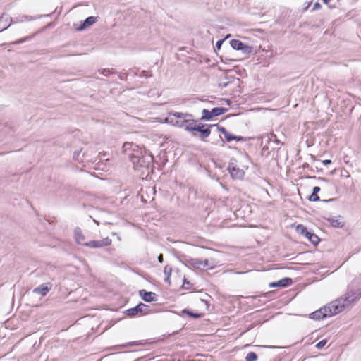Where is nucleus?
Returning <instances> with one entry per match:
<instances>
[{
    "label": "nucleus",
    "mask_w": 361,
    "mask_h": 361,
    "mask_svg": "<svg viewBox=\"0 0 361 361\" xmlns=\"http://www.w3.org/2000/svg\"><path fill=\"white\" fill-rule=\"evenodd\" d=\"M124 152L133 165V169L140 176H148L153 162L154 157L152 154L142 151L137 145L126 142L123 145Z\"/></svg>",
    "instance_id": "obj_1"
},
{
    "label": "nucleus",
    "mask_w": 361,
    "mask_h": 361,
    "mask_svg": "<svg viewBox=\"0 0 361 361\" xmlns=\"http://www.w3.org/2000/svg\"><path fill=\"white\" fill-rule=\"evenodd\" d=\"M361 276L354 279L348 287V291L343 298V302H347L349 306L360 300L361 298Z\"/></svg>",
    "instance_id": "obj_2"
},
{
    "label": "nucleus",
    "mask_w": 361,
    "mask_h": 361,
    "mask_svg": "<svg viewBox=\"0 0 361 361\" xmlns=\"http://www.w3.org/2000/svg\"><path fill=\"white\" fill-rule=\"evenodd\" d=\"M324 307L326 308L328 317H329L341 312L349 305H347V302H343V298L341 297Z\"/></svg>",
    "instance_id": "obj_3"
},
{
    "label": "nucleus",
    "mask_w": 361,
    "mask_h": 361,
    "mask_svg": "<svg viewBox=\"0 0 361 361\" xmlns=\"http://www.w3.org/2000/svg\"><path fill=\"white\" fill-rule=\"evenodd\" d=\"M124 313L129 317H134L138 315H146L150 313L149 306L140 302L137 305L133 308L126 310Z\"/></svg>",
    "instance_id": "obj_4"
},
{
    "label": "nucleus",
    "mask_w": 361,
    "mask_h": 361,
    "mask_svg": "<svg viewBox=\"0 0 361 361\" xmlns=\"http://www.w3.org/2000/svg\"><path fill=\"white\" fill-rule=\"evenodd\" d=\"M228 111L224 107H214L211 111L204 109L202 111L201 120L210 121L213 117L221 116Z\"/></svg>",
    "instance_id": "obj_5"
},
{
    "label": "nucleus",
    "mask_w": 361,
    "mask_h": 361,
    "mask_svg": "<svg viewBox=\"0 0 361 361\" xmlns=\"http://www.w3.org/2000/svg\"><path fill=\"white\" fill-rule=\"evenodd\" d=\"M295 230L297 233L305 235L314 245H317L320 241V239L316 234L307 231V228L302 224H298Z\"/></svg>",
    "instance_id": "obj_6"
},
{
    "label": "nucleus",
    "mask_w": 361,
    "mask_h": 361,
    "mask_svg": "<svg viewBox=\"0 0 361 361\" xmlns=\"http://www.w3.org/2000/svg\"><path fill=\"white\" fill-rule=\"evenodd\" d=\"M228 171L233 178L243 179L245 175L244 171L236 165L235 159L230 161L228 166Z\"/></svg>",
    "instance_id": "obj_7"
},
{
    "label": "nucleus",
    "mask_w": 361,
    "mask_h": 361,
    "mask_svg": "<svg viewBox=\"0 0 361 361\" xmlns=\"http://www.w3.org/2000/svg\"><path fill=\"white\" fill-rule=\"evenodd\" d=\"M112 243L111 239L106 237L101 240H90L87 242L86 247L93 249L102 248L110 245Z\"/></svg>",
    "instance_id": "obj_8"
},
{
    "label": "nucleus",
    "mask_w": 361,
    "mask_h": 361,
    "mask_svg": "<svg viewBox=\"0 0 361 361\" xmlns=\"http://www.w3.org/2000/svg\"><path fill=\"white\" fill-rule=\"evenodd\" d=\"M216 127L217 130L221 133L225 137L226 142H230L233 140L236 141H245V138L242 136H236L231 134L224 127L219 126L218 124L214 125Z\"/></svg>",
    "instance_id": "obj_9"
},
{
    "label": "nucleus",
    "mask_w": 361,
    "mask_h": 361,
    "mask_svg": "<svg viewBox=\"0 0 361 361\" xmlns=\"http://www.w3.org/2000/svg\"><path fill=\"white\" fill-rule=\"evenodd\" d=\"M139 295L146 302H157L158 300V295L154 292H148L145 289L139 291Z\"/></svg>",
    "instance_id": "obj_10"
},
{
    "label": "nucleus",
    "mask_w": 361,
    "mask_h": 361,
    "mask_svg": "<svg viewBox=\"0 0 361 361\" xmlns=\"http://www.w3.org/2000/svg\"><path fill=\"white\" fill-rule=\"evenodd\" d=\"M186 131L192 132L193 136H196V134L195 133V130L196 129L195 128V120L194 119H190L186 118L185 120H183V127Z\"/></svg>",
    "instance_id": "obj_11"
},
{
    "label": "nucleus",
    "mask_w": 361,
    "mask_h": 361,
    "mask_svg": "<svg viewBox=\"0 0 361 361\" xmlns=\"http://www.w3.org/2000/svg\"><path fill=\"white\" fill-rule=\"evenodd\" d=\"M293 283V280L291 278L289 277H285L277 282H272L269 284L270 287L275 288V287H280V288H285L288 287Z\"/></svg>",
    "instance_id": "obj_12"
},
{
    "label": "nucleus",
    "mask_w": 361,
    "mask_h": 361,
    "mask_svg": "<svg viewBox=\"0 0 361 361\" xmlns=\"http://www.w3.org/2000/svg\"><path fill=\"white\" fill-rule=\"evenodd\" d=\"M74 238L78 244L86 246L87 241H85V238L79 227L75 228L74 230Z\"/></svg>",
    "instance_id": "obj_13"
},
{
    "label": "nucleus",
    "mask_w": 361,
    "mask_h": 361,
    "mask_svg": "<svg viewBox=\"0 0 361 361\" xmlns=\"http://www.w3.org/2000/svg\"><path fill=\"white\" fill-rule=\"evenodd\" d=\"M309 317L314 320H319L320 319L328 317L327 313L326 312V308L323 307L313 312L312 313L310 314Z\"/></svg>",
    "instance_id": "obj_14"
},
{
    "label": "nucleus",
    "mask_w": 361,
    "mask_h": 361,
    "mask_svg": "<svg viewBox=\"0 0 361 361\" xmlns=\"http://www.w3.org/2000/svg\"><path fill=\"white\" fill-rule=\"evenodd\" d=\"M51 285L50 283L42 284L39 286L34 288L33 293L45 296L51 290Z\"/></svg>",
    "instance_id": "obj_15"
},
{
    "label": "nucleus",
    "mask_w": 361,
    "mask_h": 361,
    "mask_svg": "<svg viewBox=\"0 0 361 361\" xmlns=\"http://www.w3.org/2000/svg\"><path fill=\"white\" fill-rule=\"evenodd\" d=\"M213 126H214V125H209L208 126L203 128H196L195 133V132L200 133V140H205V139L207 138L209 136V135L211 134L210 128L213 127Z\"/></svg>",
    "instance_id": "obj_16"
},
{
    "label": "nucleus",
    "mask_w": 361,
    "mask_h": 361,
    "mask_svg": "<svg viewBox=\"0 0 361 361\" xmlns=\"http://www.w3.org/2000/svg\"><path fill=\"white\" fill-rule=\"evenodd\" d=\"M97 20V18L96 17H94V16H90V17H87L82 23V24L80 25L79 27L77 28L78 30H85L86 27L93 25Z\"/></svg>",
    "instance_id": "obj_17"
},
{
    "label": "nucleus",
    "mask_w": 361,
    "mask_h": 361,
    "mask_svg": "<svg viewBox=\"0 0 361 361\" xmlns=\"http://www.w3.org/2000/svg\"><path fill=\"white\" fill-rule=\"evenodd\" d=\"M8 20H10L11 22H12V18H10L8 16V15H7V14L4 13L0 17V29H1V31H3V30L7 29L11 25V23H10L8 25L6 24V23H7V21Z\"/></svg>",
    "instance_id": "obj_18"
},
{
    "label": "nucleus",
    "mask_w": 361,
    "mask_h": 361,
    "mask_svg": "<svg viewBox=\"0 0 361 361\" xmlns=\"http://www.w3.org/2000/svg\"><path fill=\"white\" fill-rule=\"evenodd\" d=\"M185 263L188 267H192L194 268H200L201 264V259L197 258L187 257L185 259Z\"/></svg>",
    "instance_id": "obj_19"
},
{
    "label": "nucleus",
    "mask_w": 361,
    "mask_h": 361,
    "mask_svg": "<svg viewBox=\"0 0 361 361\" xmlns=\"http://www.w3.org/2000/svg\"><path fill=\"white\" fill-rule=\"evenodd\" d=\"M165 120L166 123H171L173 126L183 127V120H178V118L176 119V118L172 117L170 115L166 118Z\"/></svg>",
    "instance_id": "obj_20"
},
{
    "label": "nucleus",
    "mask_w": 361,
    "mask_h": 361,
    "mask_svg": "<svg viewBox=\"0 0 361 361\" xmlns=\"http://www.w3.org/2000/svg\"><path fill=\"white\" fill-rule=\"evenodd\" d=\"M171 273H172V267L169 265H166L164 269V274L165 275L164 281L169 284H171L170 277H171Z\"/></svg>",
    "instance_id": "obj_21"
},
{
    "label": "nucleus",
    "mask_w": 361,
    "mask_h": 361,
    "mask_svg": "<svg viewBox=\"0 0 361 361\" xmlns=\"http://www.w3.org/2000/svg\"><path fill=\"white\" fill-rule=\"evenodd\" d=\"M326 219L334 228H343L345 226L343 222L339 221L334 218H326Z\"/></svg>",
    "instance_id": "obj_22"
},
{
    "label": "nucleus",
    "mask_w": 361,
    "mask_h": 361,
    "mask_svg": "<svg viewBox=\"0 0 361 361\" xmlns=\"http://www.w3.org/2000/svg\"><path fill=\"white\" fill-rule=\"evenodd\" d=\"M170 116H171L172 117H174L176 118H179V120H185L187 118H190V117H192V116L191 114H183V113H180V112H176L174 114H171Z\"/></svg>",
    "instance_id": "obj_23"
},
{
    "label": "nucleus",
    "mask_w": 361,
    "mask_h": 361,
    "mask_svg": "<svg viewBox=\"0 0 361 361\" xmlns=\"http://www.w3.org/2000/svg\"><path fill=\"white\" fill-rule=\"evenodd\" d=\"M230 44L233 49L240 51L243 43L238 39H232L230 42Z\"/></svg>",
    "instance_id": "obj_24"
},
{
    "label": "nucleus",
    "mask_w": 361,
    "mask_h": 361,
    "mask_svg": "<svg viewBox=\"0 0 361 361\" xmlns=\"http://www.w3.org/2000/svg\"><path fill=\"white\" fill-rule=\"evenodd\" d=\"M182 314H187L190 317L195 318V319L200 318L202 316V314L194 313L188 309L183 310Z\"/></svg>",
    "instance_id": "obj_25"
},
{
    "label": "nucleus",
    "mask_w": 361,
    "mask_h": 361,
    "mask_svg": "<svg viewBox=\"0 0 361 361\" xmlns=\"http://www.w3.org/2000/svg\"><path fill=\"white\" fill-rule=\"evenodd\" d=\"M257 359V355L254 352H250L247 354L245 361H256Z\"/></svg>",
    "instance_id": "obj_26"
},
{
    "label": "nucleus",
    "mask_w": 361,
    "mask_h": 361,
    "mask_svg": "<svg viewBox=\"0 0 361 361\" xmlns=\"http://www.w3.org/2000/svg\"><path fill=\"white\" fill-rule=\"evenodd\" d=\"M240 51H242L244 54H250L252 51V47L243 44Z\"/></svg>",
    "instance_id": "obj_27"
},
{
    "label": "nucleus",
    "mask_w": 361,
    "mask_h": 361,
    "mask_svg": "<svg viewBox=\"0 0 361 361\" xmlns=\"http://www.w3.org/2000/svg\"><path fill=\"white\" fill-rule=\"evenodd\" d=\"M101 74L107 76L109 73H116V72L114 71L113 69L109 70V68H104L102 71H99Z\"/></svg>",
    "instance_id": "obj_28"
},
{
    "label": "nucleus",
    "mask_w": 361,
    "mask_h": 361,
    "mask_svg": "<svg viewBox=\"0 0 361 361\" xmlns=\"http://www.w3.org/2000/svg\"><path fill=\"white\" fill-rule=\"evenodd\" d=\"M308 200L312 202H317L320 200V198L317 193L312 192L308 197Z\"/></svg>",
    "instance_id": "obj_29"
},
{
    "label": "nucleus",
    "mask_w": 361,
    "mask_h": 361,
    "mask_svg": "<svg viewBox=\"0 0 361 361\" xmlns=\"http://www.w3.org/2000/svg\"><path fill=\"white\" fill-rule=\"evenodd\" d=\"M50 16L49 14H47V15H44V16L46 17V16ZM42 16H42V15L37 16L36 17H32V16H23L22 18L25 19V20H32L33 19L40 18Z\"/></svg>",
    "instance_id": "obj_30"
},
{
    "label": "nucleus",
    "mask_w": 361,
    "mask_h": 361,
    "mask_svg": "<svg viewBox=\"0 0 361 361\" xmlns=\"http://www.w3.org/2000/svg\"><path fill=\"white\" fill-rule=\"evenodd\" d=\"M34 35H33L32 36H29V37H26L22 38V39H20L19 40H17V41L14 42L13 44H18L23 43L25 41L32 39Z\"/></svg>",
    "instance_id": "obj_31"
},
{
    "label": "nucleus",
    "mask_w": 361,
    "mask_h": 361,
    "mask_svg": "<svg viewBox=\"0 0 361 361\" xmlns=\"http://www.w3.org/2000/svg\"><path fill=\"white\" fill-rule=\"evenodd\" d=\"M327 343V341L326 339L322 340L319 341L317 345L316 348L318 349H322Z\"/></svg>",
    "instance_id": "obj_32"
},
{
    "label": "nucleus",
    "mask_w": 361,
    "mask_h": 361,
    "mask_svg": "<svg viewBox=\"0 0 361 361\" xmlns=\"http://www.w3.org/2000/svg\"><path fill=\"white\" fill-rule=\"evenodd\" d=\"M230 83H231V81H224L223 80H221L219 82L218 85L221 88H224V87H226Z\"/></svg>",
    "instance_id": "obj_33"
},
{
    "label": "nucleus",
    "mask_w": 361,
    "mask_h": 361,
    "mask_svg": "<svg viewBox=\"0 0 361 361\" xmlns=\"http://www.w3.org/2000/svg\"><path fill=\"white\" fill-rule=\"evenodd\" d=\"M269 154L268 146H264L262 149V155L267 157Z\"/></svg>",
    "instance_id": "obj_34"
},
{
    "label": "nucleus",
    "mask_w": 361,
    "mask_h": 361,
    "mask_svg": "<svg viewBox=\"0 0 361 361\" xmlns=\"http://www.w3.org/2000/svg\"><path fill=\"white\" fill-rule=\"evenodd\" d=\"M142 345L141 341H133V342H129L127 344H126L124 346H132V345Z\"/></svg>",
    "instance_id": "obj_35"
},
{
    "label": "nucleus",
    "mask_w": 361,
    "mask_h": 361,
    "mask_svg": "<svg viewBox=\"0 0 361 361\" xmlns=\"http://www.w3.org/2000/svg\"><path fill=\"white\" fill-rule=\"evenodd\" d=\"M208 126H209V124H204L202 123H199L197 120H195V128H203Z\"/></svg>",
    "instance_id": "obj_36"
},
{
    "label": "nucleus",
    "mask_w": 361,
    "mask_h": 361,
    "mask_svg": "<svg viewBox=\"0 0 361 361\" xmlns=\"http://www.w3.org/2000/svg\"><path fill=\"white\" fill-rule=\"evenodd\" d=\"M224 40H225V39H223L218 40V41L216 42V47H215L216 49L219 50V49H221V45H222V44L224 43Z\"/></svg>",
    "instance_id": "obj_37"
},
{
    "label": "nucleus",
    "mask_w": 361,
    "mask_h": 361,
    "mask_svg": "<svg viewBox=\"0 0 361 361\" xmlns=\"http://www.w3.org/2000/svg\"><path fill=\"white\" fill-rule=\"evenodd\" d=\"M322 8V6L321 4L319 3V2H316L314 6H313V8L312 9V11H317V10H319Z\"/></svg>",
    "instance_id": "obj_38"
},
{
    "label": "nucleus",
    "mask_w": 361,
    "mask_h": 361,
    "mask_svg": "<svg viewBox=\"0 0 361 361\" xmlns=\"http://www.w3.org/2000/svg\"><path fill=\"white\" fill-rule=\"evenodd\" d=\"M208 265H209V262L207 259L201 260L200 267L202 266L204 267H208Z\"/></svg>",
    "instance_id": "obj_39"
},
{
    "label": "nucleus",
    "mask_w": 361,
    "mask_h": 361,
    "mask_svg": "<svg viewBox=\"0 0 361 361\" xmlns=\"http://www.w3.org/2000/svg\"><path fill=\"white\" fill-rule=\"evenodd\" d=\"M320 191V188L319 186H314L312 189V192L318 194Z\"/></svg>",
    "instance_id": "obj_40"
},
{
    "label": "nucleus",
    "mask_w": 361,
    "mask_h": 361,
    "mask_svg": "<svg viewBox=\"0 0 361 361\" xmlns=\"http://www.w3.org/2000/svg\"><path fill=\"white\" fill-rule=\"evenodd\" d=\"M157 260L159 263H163L164 262V257H163V255L162 254H159L158 257H157Z\"/></svg>",
    "instance_id": "obj_41"
},
{
    "label": "nucleus",
    "mask_w": 361,
    "mask_h": 361,
    "mask_svg": "<svg viewBox=\"0 0 361 361\" xmlns=\"http://www.w3.org/2000/svg\"><path fill=\"white\" fill-rule=\"evenodd\" d=\"M331 163V161L330 159H325L322 161V164L324 165V166H327L329 164H330Z\"/></svg>",
    "instance_id": "obj_42"
},
{
    "label": "nucleus",
    "mask_w": 361,
    "mask_h": 361,
    "mask_svg": "<svg viewBox=\"0 0 361 361\" xmlns=\"http://www.w3.org/2000/svg\"><path fill=\"white\" fill-rule=\"evenodd\" d=\"M262 347L263 348H279V347L274 346V345H264Z\"/></svg>",
    "instance_id": "obj_43"
},
{
    "label": "nucleus",
    "mask_w": 361,
    "mask_h": 361,
    "mask_svg": "<svg viewBox=\"0 0 361 361\" xmlns=\"http://www.w3.org/2000/svg\"><path fill=\"white\" fill-rule=\"evenodd\" d=\"M318 179L319 180H322V181H324V182H326V183L329 182V180L326 178H325L319 177Z\"/></svg>",
    "instance_id": "obj_44"
},
{
    "label": "nucleus",
    "mask_w": 361,
    "mask_h": 361,
    "mask_svg": "<svg viewBox=\"0 0 361 361\" xmlns=\"http://www.w3.org/2000/svg\"><path fill=\"white\" fill-rule=\"evenodd\" d=\"M310 4H311V2H308V3H307V4L306 5V6L304 8V11H307V10L309 8V7H310Z\"/></svg>",
    "instance_id": "obj_45"
},
{
    "label": "nucleus",
    "mask_w": 361,
    "mask_h": 361,
    "mask_svg": "<svg viewBox=\"0 0 361 361\" xmlns=\"http://www.w3.org/2000/svg\"><path fill=\"white\" fill-rule=\"evenodd\" d=\"M324 4L329 5L331 0H322Z\"/></svg>",
    "instance_id": "obj_46"
},
{
    "label": "nucleus",
    "mask_w": 361,
    "mask_h": 361,
    "mask_svg": "<svg viewBox=\"0 0 361 361\" xmlns=\"http://www.w3.org/2000/svg\"><path fill=\"white\" fill-rule=\"evenodd\" d=\"M119 79L123 80H125L126 76L123 75H119Z\"/></svg>",
    "instance_id": "obj_47"
},
{
    "label": "nucleus",
    "mask_w": 361,
    "mask_h": 361,
    "mask_svg": "<svg viewBox=\"0 0 361 361\" xmlns=\"http://www.w3.org/2000/svg\"><path fill=\"white\" fill-rule=\"evenodd\" d=\"M334 199H329V200H322V201H323V202H332V201H334Z\"/></svg>",
    "instance_id": "obj_48"
},
{
    "label": "nucleus",
    "mask_w": 361,
    "mask_h": 361,
    "mask_svg": "<svg viewBox=\"0 0 361 361\" xmlns=\"http://www.w3.org/2000/svg\"><path fill=\"white\" fill-rule=\"evenodd\" d=\"M78 154H79V152H74L73 159H76V157H78Z\"/></svg>",
    "instance_id": "obj_49"
},
{
    "label": "nucleus",
    "mask_w": 361,
    "mask_h": 361,
    "mask_svg": "<svg viewBox=\"0 0 361 361\" xmlns=\"http://www.w3.org/2000/svg\"><path fill=\"white\" fill-rule=\"evenodd\" d=\"M183 283H187V284H190V282L189 281H187V280L185 279H183Z\"/></svg>",
    "instance_id": "obj_50"
},
{
    "label": "nucleus",
    "mask_w": 361,
    "mask_h": 361,
    "mask_svg": "<svg viewBox=\"0 0 361 361\" xmlns=\"http://www.w3.org/2000/svg\"><path fill=\"white\" fill-rule=\"evenodd\" d=\"M281 147H279L278 149H277V152H279L281 151Z\"/></svg>",
    "instance_id": "obj_51"
},
{
    "label": "nucleus",
    "mask_w": 361,
    "mask_h": 361,
    "mask_svg": "<svg viewBox=\"0 0 361 361\" xmlns=\"http://www.w3.org/2000/svg\"><path fill=\"white\" fill-rule=\"evenodd\" d=\"M219 139H221V142H222L223 143L224 142V140H222V138H221V136L219 137Z\"/></svg>",
    "instance_id": "obj_52"
}]
</instances>
